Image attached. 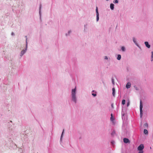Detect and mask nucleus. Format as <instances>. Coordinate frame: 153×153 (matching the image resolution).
<instances>
[{
    "label": "nucleus",
    "instance_id": "nucleus-13",
    "mask_svg": "<svg viewBox=\"0 0 153 153\" xmlns=\"http://www.w3.org/2000/svg\"><path fill=\"white\" fill-rule=\"evenodd\" d=\"M114 4H113L111 3L110 4V8L111 10H113L114 8Z\"/></svg>",
    "mask_w": 153,
    "mask_h": 153
},
{
    "label": "nucleus",
    "instance_id": "nucleus-2",
    "mask_svg": "<svg viewBox=\"0 0 153 153\" xmlns=\"http://www.w3.org/2000/svg\"><path fill=\"white\" fill-rule=\"evenodd\" d=\"M144 148V145L143 144H141L137 147V150L139 151L138 153H143V149Z\"/></svg>",
    "mask_w": 153,
    "mask_h": 153
},
{
    "label": "nucleus",
    "instance_id": "nucleus-12",
    "mask_svg": "<svg viewBox=\"0 0 153 153\" xmlns=\"http://www.w3.org/2000/svg\"><path fill=\"white\" fill-rule=\"evenodd\" d=\"M25 37L26 38V47L25 48V49H26V50H27V36H25Z\"/></svg>",
    "mask_w": 153,
    "mask_h": 153
},
{
    "label": "nucleus",
    "instance_id": "nucleus-19",
    "mask_svg": "<svg viewBox=\"0 0 153 153\" xmlns=\"http://www.w3.org/2000/svg\"><path fill=\"white\" fill-rule=\"evenodd\" d=\"M110 120L111 121H113L114 120V117H113V115L112 114H111V117L110 118Z\"/></svg>",
    "mask_w": 153,
    "mask_h": 153
},
{
    "label": "nucleus",
    "instance_id": "nucleus-18",
    "mask_svg": "<svg viewBox=\"0 0 153 153\" xmlns=\"http://www.w3.org/2000/svg\"><path fill=\"white\" fill-rule=\"evenodd\" d=\"M71 30H69L67 33H66L65 35L66 36H68L70 35V33H71Z\"/></svg>",
    "mask_w": 153,
    "mask_h": 153
},
{
    "label": "nucleus",
    "instance_id": "nucleus-16",
    "mask_svg": "<svg viewBox=\"0 0 153 153\" xmlns=\"http://www.w3.org/2000/svg\"><path fill=\"white\" fill-rule=\"evenodd\" d=\"M121 50L122 51L124 52L126 51V49L124 46H122L121 47Z\"/></svg>",
    "mask_w": 153,
    "mask_h": 153
},
{
    "label": "nucleus",
    "instance_id": "nucleus-31",
    "mask_svg": "<svg viewBox=\"0 0 153 153\" xmlns=\"http://www.w3.org/2000/svg\"><path fill=\"white\" fill-rule=\"evenodd\" d=\"M108 59V58L106 56H105V57H104L105 59Z\"/></svg>",
    "mask_w": 153,
    "mask_h": 153
},
{
    "label": "nucleus",
    "instance_id": "nucleus-22",
    "mask_svg": "<svg viewBox=\"0 0 153 153\" xmlns=\"http://www.w3.org/2000/svg\"><path fill=\"white\" fill-rule=\"evenodd\" d=\"M144 133L145 134H148V132L147 130L146 129H144Z\"/></svg>",
    "mask_w": 153,
    "mask_h": 153
},
{
    "label": "nucleus",
    "instance_id": "nucleus-26",
    "mask_svg": "<svg viewBox=\"0 0 153 153\" xmlns=\"http://www.w3.org/2000/svg\"><path fill=\"white\" fill-rule=\"evenodd\" d=\"M113 3L114 4H117L118 3V0H114L113 1Z\"/></svg>",
    "mask_w": 153,
    "mask_h": 153
},
{
    "label": "nucleus",
    "instance_id": "nucleus-6",
    "mask_svg": "<svg viewBox=\"0 0 153 153\" xmlns=\"http://www.w3.org/2000/svg\"><path fill=\"white\" fill-rule=\"evenodd\" d=\"M27 50L26 49H23L21 52L20 53V56H22L26 52Z\"/></svg>",
    "mask_w": 153,
    "mask_h": 153
},
{
    "label": "nucleus",
    "instance_id": "nucleus-7",
    "mask_svg": "<svg viewBox=\"0 0 153 153\" xmlns=\"http://www.w3.org/2000/svg\"><path fill=\"white\" fill-rule=\"evenodd\" d=\"M88 28V25L86 24L84 25V31L86 32Z\"/></svg>",
    "mask_w": 153,
    "mask_h": 153
},
{
    "label": "nucleus",
    "instance_id": "nucleus-3",
    "mask_svg": "<svg viewBox=\"0 0 153 153\" xmlns=\"http://www.w3.org/2000/svg\"><path fill=\"white\" fill-rule=\"evenodd\" d=\"M140 117L141 118L143 116V111H142L143 104H142V103L141 100H140Z\"/></svg>",
    "mask_w": 153,
    "mask_h": 153
},
{
    "label": "nucleus",
    "instance_id": "nucleus-5",
    "mask_svg": "<svg viewBox=\"0 0 153 153\" xmlns=\"http://www.w3.org/2000/svg\"><path fill=\"white\" fill-rule=\"evenodd\" d=\"M133 41V42L134 43L135 45L138 48H140V46L138 45V44H137L136 42V39L134 37H133L132 38Z\"/></svg>",
    "mask_w": 153,
    "mask_h": 153
},
{
    "label": "nucleus",
    "instance_id": "nucleus-27",
    "mask_svg": "<svg viewBox=\"0 0 153 153\" xmlns=\"http://www.w3.org/2000/svg\"><path fill=\"white\" fill-rule=\"evenodd\" d=\"M64 131V130L63 129V131L62 132V134L61 136V138H60V140L61 141L62 140V136H63V135Z\"/></svg>",
    "mask_w": 153,
    "mask_h": 153
},
{
    "label": "nucleus",
    "instance_id": "nucleus-10",
    "mask_svg": "<svg viewBox=\"0 0 153 153\" xmlns=\"http://www.w3.org/2000/svg\"><path fill=\"white\" fill-rule=\"evenodd\" d=\"M42 5L41 4H40L39 13L40 15V19L41 20V9Z\"/></svg>",
    "mask_w": 153,
    "mask_h": 153
},
{
    "label": "nucleus",
    "instance_id": "nucleus-24",
    "mask_svg": "<svg viewBox=\"0 0 153 153\" xmlns=\"http://www.w3.org/2000/svg\"><path fill=\"white\" fill-rule=\"evenodd\" d=\"M125 102H126V100H123L122 101V104L123 105H124L125 104Z\"/></svg>",
    "mask_w": 153,
    "mask_h": 153
},
{
    "label": "nucleus",
    "instance_id": "nucleus-8",
    "mask_svg": "<svg viewBox=\"0 0 153 153\" xmlns=\"http://www.w3.org/2000/svg\"><path fill=\"white\" fill-rule=\"evenodd\" d=\"M123 142L124 143H129L130 141L129 139L128 138H125L123 139Z\"/></svg>",
    "mask_w": 153,
    "mask_h": 153
},
{
    "label": "nucleus",
    "instance_id": "nucleus-28",
    "mask_svg": "<svg viewBox=\"0 0 153 153\" xmlns=\"http://www.w3.org/2000/svg\"><path fill=\"white\" fill-rule=\"evenodd\" d=\"M129 105H130V102L129 101H128V102H127V105H126L127 107H128Z\"/></svg>",
    "mask_w": 153,
    "mask_h": 153
},
{
    "label": "nucleus",
    "instance_id": "nucleus-1",
    "mask_svg": "<svg viewBox=\"0 0 153 153\" xmlns=\"http://www.w3.org/2000/svg\"><path fill=\"white\" fill-rule=\"evenodd\" d=\"M77 89L76 87L71 90V101L73 102L74 103L76 104L77 101L76 97Z\"/></svg>",
    "mask_w": 153,
    "mask_h": 153
},
{
    "label": "nucleus",
    "instance_id": "nucleus-21",
    "mask_svg": "<svg viewBox=\"0 0 153 153\" xmlns=\"http://www.w3.org/2000/svg\"><path fill=\"white\" fill-rule=\"evenodd\" d=\"M152 55L151 56V61H153V52L152 51L151 52Z\"/></svg>",
    "mask_w": 153,
    "mask_h": 153
},
{
    "label": "nucleus",
    "instance_id": "nucleus-32",
    "mask_svg": "<svg viewBox=\"0 0 153 153\" xmlns=\"http://www.w3.org/2000/svg\"><path fill=\"white\" fill-rule=\"evenodd\" d=\"M111 108H114V104L113 103L111 105Z\"/></svg>",
    "mask_w": 153,
    "mask_h": 153
},
{
    "label": "nucleus",
    "instance_id": "nucleus-34",
    "mask_svg": "<svg viewBox=\"0 0 153 153\" xmlns=\"http://www.w3.org/2000/svg\"><path fill=\"white\" fill-rule=\"evenodd\" d=\"M135 87H136V86H135V88L136 90H138V88H137V87H136V88Z\"/></svg>",
    "mask_w": 153,
    "mask_h": 153
},
{
    "label": "nucleus",
    "instance_id": "nucleus-17",
    "mask_svg": "<svg viewBox=\"0 0 153 153\" xmlns=\"http://www.w3.org/2000/svg\"><path fill=\"white\" fill-rule=\"evenodd\" d=\"M121 56L120 55V54H118L117 55V59L119 60H120L121 59Z\"/></svg>",
    "mask_w": 153,
    "mask_h": 153
},
{
    "label": "nucleus",
    "instance_id": "nucleus-29",
    "mask_svg": "<svg viewBox=\"0 0 153 153\" xmlns=\"http://www.w3.org/2000/svg\"><path fill=\"white\" fill-rule=\"evenodd\" d=\"M111 143L112 145H114L115 143L114 141L112 140L111 142Z\"/></svg>",
    "mask_w": 153,
    "mask_h": 153
},
{
    "label": "nucleus",
    "instance_id": "nucleus-11",
    "mask_svg": "<svg viewBox=\"0 0 153 153\" xmlns=\"http://www.w3.org/2000/svg\"><path fill=\"white\" fill-rule=\"evenodd\" d=\"M145 44L146 46L148 48H149L150 47V45L149 44V43L147 42H145Z\"/></svg>",
    "mask_w": 153,
    "mask_h": 153
},
{
    "label": "nucleus",
    "instance_id": "nucleus-36",
    "mask_svg": "<svg viewBox=\"0 0 153 153\" xmlns=\"http://www.w3.org/2000/svg\"><path fill=\"white\" fill-rule=\"evenodd\" d=\"M106 1H109V0H106Z\"/></svg>",
    "mask_w": 153,
    "mask_h": 153
},
{
    "label": "nucleus",
    "instance_id": "nucleus-9",
    "mask_svg": "<svg viewBox=\"0 0 153 153\" xmlns=\"http://www.w3.org/2000/svg\"><path fill=\"white\" fill-rule=\"evenodd\" d=\"M125 113L123 111H122V118L123 120H124L125 119Z\"/></svg>",
    "mask_w": 153,
    "mask_h": 153
},
{
    "label": "nucleus",
    "instance_id": "nucleus-23",
    "mask_svg": "<svg viewBox=\"0 0 153 153\" xmlns=\"http://www.w3.org/2000/svg\"><path fill=\"white\" fill-rule=\"evenodd\" d=\"M115 134V132L114 131H113L111 133V135L112 136H114Z\"/></svg>",
    "mask_w": 153,
    "mask_h": 153
},
{
    "label": "nucleus",
    "instance_id": "nucleus-30",
    "mask_svg": "<svg viewBox=\"0 0 153 153\" xmlns=\"http://www.w3.org/2000/svg\"><path fill=\"white\" fill-rule=\"evenodd\" d=\"M92 95L94 97H96L97 96V94L96 93H92Z\"/></svg>",
    "mask_w": 153,
    "mask_h": 153
},
{
    "label": "nucleus",
    "instance_id": "nucleus-20",
    "mask_svg": "<svg viewBox=\"0 0 153 153\" xmlns=\"http://www.w3.org/2000/svg\"><path fill=\"white\" fill-rule=\"evenodd\" d=\"M111 81L113 85H115V82L114 81V79L113 78V77H112L111 78Z\"/></svg>",
    "mask_w": 153,
    "mask_h": 153
},
{
    "label": "nucleus",
    "instance_id": "nucleus-14",
    "mask_svg": "<svg viewBox=\"0 0 153 153\" xmlns=\"http://www.w3.org/2000/svg\"><path fill=\"white\" fill-rule=\"evenodd\" d=\"M112 95L114 97H115V90L114 88H113L112 89Z\"/></svg>",
    "mask_w": 153,
    "mask_h": 153
},
{
    "label": "nucleus",
    "instance_id": "nucleus-4",
    "mask_svg": "<svg viewBox=\"0 0 153 153\" xmlns=\"http://www.w3.org/2000/svg\"><path fill=\"white\" fill-rule=\"evenodd\" d=\"M96 16H97L96 21L97 22H98L99 20V14L98 11V7H96Z\"/></svg>",
    "mask_w": 153,
    "mask_h": 153
},
{
    "label": "nucleus",
    "instance_id": "nucleus-33",
    "mask_svg": "<svg viewBox=\"0 0 153 153\" xmlns=\"http://www.w3.org/2000/svg\"><path fill=\"white\" fill-rule=\"evenodd\" d=\"M11 35L12 36H14L15 35L14 33L13 32H12L11 34Z\"/></svg>",
    "mask_w": 153,
    "mask_h": 153
},
{
    "label": "nucleus",
    "instance_id": "nucleus-25",
    "mask_svg": "<svg viewBox=\"0 0 153 153\" xmlns=\"http://www.w3.org/2000/svg\"><path fill=\"white\" fill-rule=\"evenodd\" d=\"M148 125L147 123H146L144 124V127L145 128H147L148 127Z\"/></svg>",
    "mask_w": 153,
    "mask_h": 153
},
{
    "label": "nucleus",
    "instance_id": "nucleus-35",
    "mask_svg": "<svg viewBox=\"0 0 153 153\" xmlns=\"http://www.w3.org/2000/svg\"><path fill=\"white\" fill-rule=\"evenodd\" d=\"M94 91L93 90L92 91V92H94Z\"/></svg>",
    "mask_w": 153,
    "mask_h": 153
},
{
    "label": "nucleus",
    "instance_id": "nucleus-15",
    "mask_svg": "<svg viewBox=\"0 0 153 153\" xmlns=\"http://www.w3.org/2000/svg\"><path fill=\"white\" fill-rule=\"evenodd\" d=\"M131 83H128L126 85V87L127 88H129L131 87Z\"/></svg>",
    "mask_w": 153,
    "mask_h": 153
}]
</instances>
